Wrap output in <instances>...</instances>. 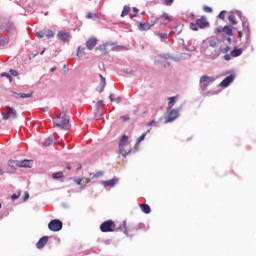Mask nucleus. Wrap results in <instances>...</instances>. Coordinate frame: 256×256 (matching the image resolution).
<instances>
[{
  "label": "nucleus",
  "instance_id": "11",
  "mask_svg": "<svg viewBox=\"0 0 256 256\" xmlns=\"http://www.w3.org/2000/svg\"><path fill=\"white\" fill-rule=\"evenodd\" d=\"M98 49L101 53L107 54L110 53V51H113V44L106 42L105 44L100 45Z\"/></svg>",
  "mask_w": 256,
  "mask_h": 256
},
{
  "label": "nucleus",
  "instance_id": "26",
  "mask_svg": "<svg viewBox=\"0 0 256 256\" xmlns=\"http://www.w3.org/2000/svg\"><path fill=\"white\" fill-rule=\"evenodd\" d=\"M223 32L226 33V35H233V27L231 26H224Z\"/></svg>",
  "mask_w": 256,
  "mask_h": 256
},
{
  "label": "nucleus",
  "instance_id": "24",
  "mask_svg": "<svg viewBox=\"0 0 256 256\" xmlns=\"http://www.w3.org/2000/svg\"><path fill=\"white\" fill-rule=\"evenodd\" d=\"M130 11H131V7H129L128 5H125L121 12V17H127Z\"/></svg>",
  "mask_w": 256,
  "mask_h": 256
},
{
  "label": "nucleus",
  "instance_id": "21",
  "mask_svg": "<svg viewBox=\"0 0 256 256\" xmlns=\"http://www.w3.org/2000/svg\"><path fill=\"white\" fill-rule=\"evenodd\" d=\"M140 209L142 213H145L146 215H149L151 213V207L148 204H141Z\"/></svg>",
  "mask_w": 256,
  "mask_h": 256
},
{
  "label": "nucleus",
  "instance_id": "15",
  "mask_svg": "<svg viewBox=\"0 0 256 256\" xmlns=\"http://www.w3.org/2000/svg\"><path fill=\"white\" fill-rule=\"evenodd\" d=\"M118 183H119V179L114 178L111 180L102 181L101 185H103V187H115V185H117Z\"/></svg>",
  "mask_w": 256,
  "mask_h": 256
},
{
  "label": "nucleus",
  "instance_id": "13",
  "mask_svg": "<svg viewBox=\"0 0 256 256\" xmlns=\"http://www.w3.org/2000/svg\"><path fill=\"white\" fill-rule=\"evenodd\" d=\"M57 37H58V39H60V41L67 43V41H69V39H71V34H69L68 32H65V31H60L57 34Z\"/></svg>",
  "mask_w": 256,
  "mask_h": 256
},
{
  "label": "nucleus",
  "instance_id": "3",
  "mask_svg": "<svg viewBox=\"0 0 256 256\" xmlns=\"http://www.w3.org/2000/svg\"><path fill=\"white\" fill-rule=\"evenodd\" d=\"M206 27H209V22L207 21V18H205V16L197 19L196 23L190 24V29H192V31H199V29H205Z\"/></svg>",
  "mask_w": 256,
  "mask_h": 256
},
{
  "label": "nucleus",
  "instance_id": "22",
  "mask_svg": "<svg viewBox=\"0 0 256 256\" xmlns=\"http://www.w3.org/2000/svg\"><path fill=\"white\" fill-rule=\"evenodd\" d=\"M8 165H9L12 169H19V167H20V161H18V160H9V161H8Z\"/></svg>",
  "mask_w": 256,
  "mask_h": 256
},
{
  "label": "nucleus",
  "instance_id": "40",
  "mask_svg": "<svg viewBox=\"0 0 256 256\" xmlns=\"http://www.w3.org/2000/svg\"><path fill=\"white\" fill-rule=\"evenodd\" d=\"M19 197H21V193L12 194L11 199H12L13 201H15V199H19Z\"/></svg>",
  "mask_w": 256,
  "mask_h": 256
},
{
  "label": "nucleus",
  "instance_id": "4",
  "mask_svg": "<svg viewBox=\"0 0 256 256\" xmlns=\"http://www.w3.org/2000/svg\"><path fill=\"white\" fill-rule=\"evenodd\" d=\"M199 83L201 91H207V87H209L211 83H215V77L203 75L200 77Z\"/></svg>",
  "mask_w": 256,
  "mask_h": 256
},
{
  "label": "nucleus",
  "instance_id": "18",
  "mask_svg": "<svg viewBox=\"0 0 256 256\" xmlns=\"http://www.w3.org/2000/svg\"><path fill=\"white\" fill-rule=\"evenodd\" d=\"M117 231H122V233H124L125 235H129V229L127 228V221H123Z\"/></svg>",
  "mask_w": 256,
  "mask_h": 256
},
{
  "label": "nucleus",
  "instance_id": "36",
  "mask_svg": "<svg viewBox=\"0 0 256 256\" xmlns=\"http://www.w3.org/2000/svg\"><path fill=\"white\" fill-rule=\"evenodd\" d=\"M163 1H164V5H166L167 7H171L175 0H163Z\"/></svg>",
  "mask_w": 256,
  "mask_h": 256
},
{
  "label": "nucleus",
  "instance_id": "50",
  "mask_svg": "<svg viewBox=\"0 0 256 256\" xmlns=\"http://www.w3.org/2000/svg\"><path fill=\"white\" fill-rule=\"evenodd\" d=\"M121 119H123V121H129V116H121Z\"/></svg>",
  "mask_w": 256,
  "mask_h": 256
},
{
  "label": "nucleus",
  "instance_id": "56",
  "mask_svg": "<svg viewBox=\"0 0 256 256\" xmlns=\"http://www.w3.org/2000/svg\"><path fill=\"white\" fill-rule=\"evenodd\" d=\"M238 37H243V32L242 31L238 32Z\"/></svg>",
  "mask_w": 256,
  "mask_h": 256
},
{
  "label": "nucleus",
  "instance_id": "8",
  "mask_svg": "<svg viewBox=\"0 0 256 256\" xmlns=\"http://www.w3.org/2000/svg\"><path fill=\"white\" fill-rule=\"evenodd\" d=\"M48 229L54 232L61 231L63 229V222L59 219L52 220L48 224Z\"/></svg>",
  "mask_w": 256,
  "mask_h": 256
},
{
  "label": "nucleus",
  "instance_id": "37",
  "mask_svg": "<svg viewBox=\"0 0 256 256\" xmlns=\"http://www.w3.org/2000/svg\"><path fill=\"white\" fill-rule=\"evenodd\" d=\"M99 177H103V172H97L93 175L92 179H99Z\"/></svg>",
  "mask_w": 256,
  "mask_h": 256
},
{
  "label": "nucleus",
  "instance_id": "2",
  "mask_svg": "<svg viewBox=\"0 0 256 256\" xmlns=\"http://www.w3.org/2000/svg\"><path fill=\"white\" fill-rule=\"evenodd\" d=\"M131 151L132 149L131 143H129V137H127V135H123L119 143V152L121 155H123V157H125L126 155H129Z\"/></svg>",
  "mask_w": 256,
  "mask_h": 256
},
{
  "label": "nucleus",
  "instance_id": "38",
  "mask_svg": "<svg viewBox=\"0 0 256 256\" xmlns=\"http://www.w3.org/2000/svg\"><path fill=\"white\" fill-rule=\"evenodd\" d=\"M133 11H134V15L133 14H130V18L133 19L134 17H137V13H139V9L137 8H133Z\"/></svg>",
  "mask_w": 256,
  "mask_h": 256
},
{
  "label": "nucleus",
  "instance_id": "34",
  "mask_svg": "<svg viewBox=\"0 0 256 256\" xmlns=\"http://www.w3.org/2000/svg\"><path fill=\"white\" fill-rule=\"evenodd\" d=\"M1 77H7V79H9L10 82L13 81V76H11L9 73L4 72L1 74Z\"/></svg>",
  "mask_w": 256,
  "mask_h": 256
},
{
  "label": "nucleus",
  "instance_id": "29",
  "mask_svg": "<svg viewBox=\"0 0 256 256\" xmlns=\"http://www.w3.org/2000/svg\"><path fill=\"white\" fill-rule=\"evenodd\" d=\"M63 177H64L63 172H55L52 174V178L54 179H63Z\"/></svg>",
  "mask_w": 256,
  "mask_h": 256
},
{
  "label": "nucleus",
  "instance_id": "31",
  "mask_svg": "<svg viewBox=\"0 0 256 256\" xmlns=\"http://www.w3.org/2000/svg\"><path fill=\"white\" fill-rule=\"evenodd\" d=\"M228 19H229V22L231 23V25H237V20L235 18V15H230L228 17Z\"/></svg>",
  "mask_w": 256,
  "mask_h": 256
},
{
  "label": "nucleus",
  "instance_id": "43",
  "mask_svg": "<svg viewBox=\"0 0 256 256\" xmlns=\"http://www.w3.org/2000/svg\"><path fill=\"white\" fill-rule=\"evenodd\" d=\"M11 75H13V77H17V75H19V72H17V70H10Z\"/></svg>",
  "mask_w": 256,
  "mask_h": 256
},
{
  "label": "nucleus",
  "instance_id": "19",
  "mask_svg": "<svg viewBox=\"0 0 256 256\" xmlns=\"http://www.w3.org/2000/svg\"><path fill=\"white\" fill-rule=\"evenodd\" d=\"M231 57H240V55H243V49L241 48H234L230 52Z\"/></svg>",
  "mask_w": 256,
  "mask_h": 256
},
{
  "label": "nucleus",
  "instance_id": "1",
  "mask_svg": "<svg viewBox=\"0 0 256 256\" xmlns=\"http://www.w3.org/2000/svg\"><path fill=\"white\" fill-rule=\"evenodd\" d=\"M54 127H60L69 131L71 129V123H69V117L65 112H61L58 116L53 119Z\"/></svg>",
  "mask_w": 256,
  "mask_h": 256
},
{
  "label": "nucleus",
  "instance_id": "47",
  "mask_svg": "<svg viewBox=\"0 0 256 256\" xmlns=\"http://www.w3.org/2000/svg\"><path fill=\"white\" fill-rule=\"evenodd\" d=\"M215 33H223V28L221 27L216 28Z\"/></svg>",
  "mask_w": 256,
  "mask_h": 256
},
{
  "label": "nucleus",
  "instance_id": "10",
  "mask_svg": "<svg viewBox=\"0 0 256 256\" xmlns=\"http://www.w3.org/2000/svg\"><path fill=\"white\" fill-rule=\"evenodd\" d=\"M157 21L160 22V25H169V23H171V21H173V18H171V16H169V14L164 12L161 16H159L157 18Z\"/></svg>",
  "mask_w": 256,
  "mask_h": 256
},
{
  "label": "nucleus",
  "instance_id": "7",
  "mask_svg": "<svg viewBox=\"0 0 256 256\" xmlns=\"http://www.w3.org/2000/svg\"><path fill=\"white\" fill-rule=\"evenodd\" d=\"M179 117V110H175L173 108H167V116L165 119V123H173L175 119Z\"/></svg>",
  "mask_w": 256,
  "mask_h": 256
},
{
  "label": "nucleus",
  "instance_id": "28",
  "mask_svg": "<svg viewBox=\"0 0 256 256\" xmlns=\"http://www.w3.org/2000/svg\"><path fill=\"white\" fill-rule=\"evenodd\" d=\"M20 167H31V160L20 161Z\"/></svg>",
  "mask_w": 256,
  "mask_h": 256
},
{
  "label": "nucleus",
  "instance_id": "25",
  "mask_svg": "<svg viewBox=\"0 0 256 256\" xmlns=\"http://www.w3.org/2000/svg\"><path fill=\"white\" fill-rule=\"evenodd\" d=\"M51 145H53V137H52V136L46 138V139L44 140V142H43V146H44V147H49V146H51Z\"/></svg>",
  "mask_w": 256,
  "mask_h": 256
},
{
  "label": "nucleus",
  "instance_id": "44",
  "mask_svg": "<svg viewBox=\"0 0 256 256\" xmlns=\"http://www.w3.org/2000/svg\"><path fill=\"white\" fill-rule=\"evenodd\" d=\"M100 79L103 87H105V85H107V83L105 82V77H103V75L100 74Z\"/></svg>",
  "mask_w": 256,
  "mask_h": 256
},
{
  "label": "nucleus",
  "instance_id": "58",
  "mask_svg": "<svg viewBox=\"0 0 256 256\" xmlns=\"http://www.w3.org/2000/svg\"><path fill=\"white\" fill-rule=\"evenodd\" d=\"M143 227H145V224H139L140 229L143 228Z\"/></svg>",
  "mask_w": 256,
  "mask_h": 256
},
{
  "label": "nucleus",
  "instance_id": "23",
  "mask_svg": "<svg viewBox=\"0 0 256 256\" xmlns=\"http://www.w3.org/2000/svg\"><path fill=\"white\" fill-rule=\"evenodd\" d=\"M86 19H92V21H97V19H100L98 13L88 12L86 15Z\"/></svg>",
  "mask_w": 256,
  "mask_h": 256
},
{
  "label": "nucleus",
  "instance_id": "17",
  "mask_svg": "<svg viewBox=\"0 0 256 256\" xmlns=\"http://www.w3.org/2000/svg\"><path fill=\"white\" fill-rule=\"evenodd\" d=\"M155 24H150L148 22H140L138 23V29L139 31H149V29H151V27H154Z\"/></svg>",
  "mask_w": 256,
  "mask_h": 256
},
{
  "label": "nucleus",
  "instance_id": "12",
  "mask_svg": "<svg viewBox=\"0 0 256 256\" xmlns=\"http://www.w3.org/2000/svg\"><path fill=\"white\" fill-rule=\"evenodd\" d=\"M233 81H235V75H230L227 76L221 83H220V87H229V85H231V83H233Z\"/></svg>",
  "mask_w": 256,
  "mask_h": 256
},
{
  "label": "nucleus",
  "instance_id": "45",
  "mask_svg": "<svg viewBox=\"0 0 256 256\" xmlns=\"http://www.w3.org/2000/svg\"><path fill=\"white\" fill-rule=\"evenodd\" d=\"M158 35L161 37V39H167L168 37L167 33H159Z\"/></svg>",
  "mask_w": 256,
  "mask_h": 256
},
{
  "label": "nucleus",
  "instance_id": "59",
  "mask_svg": "<svg viewBox=\"0 0 256 256\" xmlns=\"http://www.w3.org/2000/svg\"><path fill=\"white\" fill-rule=\"evenodd\" d=\"M228 43H231V37L227 38Z\"/></svg>",
  "mask_w": 256,
  "mask_h": 256
},
{
  "label": "nucleus",
  "instance_id": "39",
  "mask_svg": "<svg viewBox=\"0 0 256 256\" xmlns=\"http://www.w3.org/2000/svg\"><path fill=\"white\" fill-rule=\"evenodd\" d=\"M210 47H217V41L215 40H209Z\"/></svg>",
  "mask_w": 256,
  "mask_h": 256
},
{
  "label": "nucleus",
  "instance_id": "16",
  "mask_svg": "<svg viewBox=\"0 0 256 256\" xmlns=\"http://www.w3.org/2000/svg\"><path fill=\"white\" fill-rule=\"evenodd\" d=\"M49 242V237L48 236H43L42 238L39 239V241L36 244L37 249H43L45 245Z\"/></svg>",
  "mask_w": 256,
  "mask_h": 256
},
{
  "label": "nucleus",
  "instance_id": "54",
  "mask_svg": "<svg viewBox=\"0 0 256 256\" xmlns=\"http://www.w3.org/2000/svg\"><path fill=\"white\" fill-rule=\"evenodd\" d=\"M27 199H29V193H25L24 195V201H27Z\"/></svg>",
  "mask_w": 256,
  "mask_h": 256
},
{
  "label": "nucleus",
  "instance_id": "61",
  "mask_svg": "<svg viewBox=\"0 0 256 256\" xmlns=\"http://www.w3.org/2000/svg\"><path fill=\"white\" fill-rule=\"evenodd\" d=\"M55 69H57V68H55V67H54V68H52V69H51V72L53 73V71H55Z\"/></svg>",
  "mask_w": 256,
  "mask_h": 256
},
{
  "label": "nucleus",
  "instance_id": "9",
  "mask_svg": "<svg viewBox=\"0 0 256 256\" xmlns=\"http://www.w3.org/2000/svg\"><path fill=\"white\" fill-rule=\"evenodd\" d=\"M36 36L38 37V39H43V37L51 39V37H55V33H53V30L44 29L42 31L37 32Z\"/></svg>",
  "mask_w": 256,
  "mask_h": 256
},
{
  "label": "nucleus",
  "instance_id": "60",
  "mask_svg": "<svg viewBox=\"0 0 256 256\" xmlns=\"http://www.w3.org/2000/svg\"><path fill=\"white\" fill-rule=\"evenodd\" d=\"M191 18H192V19H195V14H191Z\"/></svg>",
  "mask_w": 256,
  "mask_h": 256
},
{
  "label": "nucleus",
  "instance_id": "52",
  "mask_svg": "<svg viewBox=\"0 0 256 256\" xmlns=\"http://www.w3.org/2000/svg\"><path fill=\"white\" fill-rule=\"evenodd\" d=\"M109 99H110V101H112V102L115 101L114 95H113V94H110Z\"/></svg>",
  "mask_w": 256,
  "mask_h": 256
},
{
  "label": "nucleus",
  "instance_id": "55",
  "mask_svg": "<svg viewBox=\"0 0 256 256\" xmlns=\"http://www.w3.org/2000/svg\"><path fill=\"white\" fill-rule=\"evenodd\" d=\"M66 169H68V171H71V164H66Z\"/></svg>",
  "mask_w": 256,
  "mask_h": 256
},
{
  "label": "nucleus",
  "instance_id": "51",
  "mask_svg": "<svg viewBox=\"0 0 256 256\" xmlns=\"http://www.w3.org/2000/svg\"><path fill=\"white\" fill-rule=\"evenodd\" d=\"M114 101L118 104L121 103V97H117L116 99H114Z\"/></svg>",
  "mask_w": 256,
  "mask_h": 256
},
{
  "label": "nucleus",
  "instance_id": "14",
  "mask_svg": "<svg viewBox=\"0 0 256 256\" xmlns=\"http://www.w3.org/2000/svg\"><path fill=\"white\" fill-rule=\"evenodd\" d=\"M95 45H97V38L95 37H91L86 41V47L89 51H93Z\"/></svg>",
  "mask_w": 256,
  "mask_h": 256
},
{
  "label": "nucleus",
  "instance_id": "49",
  "mask_svg": "<svg viewBox=\"0 0 256 256\" xmlns=\"http://www.w3.org/2000/svg\"><path fill=\"white\" fill-rule=\"evenodd\" d=\"M229 51H231V48H230L229 46H227V47L224 49L223 53H229Z\"/></svg>",
  "mask_w": 256,
  "mask_h": 256
},
{
  "label": "nucleus",
  "instance_id": "62",
  "mask_svg": "<svg viewBox=\"0 0 256 256\" xmlns=\"http://www.w3.org/2000/svg\"><path fill=\"white\" fill-rule=\"evenodd\" d=\"M43 53H45V49L40 53V55H43Z\"/></svg>",
  "mask_w": 256,
  "mask_h": 256
},
{
  "label": "nucleus",
  "instance_id": "27",
  "mask_svg": "<svg viewBox=\"0 0 256 256\" xmlns=\"http://www.w3.org/2000/svg\"><path fill=\"white\" fill-rule=\"evenodd\" d=\"M19 97H20V99H29V98H31V97H33V92H31V93H19Z\"/></svg>",
  "mask_w": 256,
  "mask_h": 256
},
{
  "label": "nucleus",
  "instance_id": "33",
  "mask_svg": "<svg viewBox=\"0 0 256 256\" xmlns=\"http://www.w3.org/2000/svg\"><path fill=\"white\" fill-rule=\"evenodd\" d=\"M225 15H227V11L223 10L219 13L218 17H219V19H222V21H224Z\"/></svg>",
  "mask_w": 256,
  "mask_h": 256
},
{
  "label": "nucleus",
  "instance_id": "35",
  "mask_svg": "<svg viewBox=\"0 0 256 256\" xmlns=\"http://www.w3.org/2000/svg\"><path fill=\"white\" fill-rule=\"evenodd\" d=\"M203 11L205 13H213V8L212 7H209V6H204L203 7Z\"/></svg>",
  "mask_w": 256,
  "mask_h": 256
},
{
  "label": "nucleus",
  "instance_id": "6",
  "mask_svg": "<svg viewBox=\"0 0 256 256\" xmlns=\"http://www.w3.org/2000/svg\"><path fill=\"white\" fill-rule=\"evenodd\" d=\"M2 117L4 121H7L8 119H16L17 118V110L7 106L2 111Z\"/></svg>",
  "mask_w": 256,
  "mask_h": 256
},
{
  "label": "nucleus",
  "instance_id": "5",
  "mask_svg": "<svg viewBox=\"0 0 256 256\" xmlns=\"http://www.w3.org/2000/svg\"><path fill=\"white\" fill-rule=\"evenodd\" d=\"M100 231H102V233H113V231H117L115 222L112 220L103 222L100 225Z\"/></svg>",
  "mask_w": 256,
  "mask_h": 256
},
{
  "label": "nucleus",
  "instance_id": "46",
  "mask_svg": "<svg viewBox=\"0 0 256 256\" xmlns=\"http://www.w3.org/2000/svg\"><path fill=\"white\" fill-rule=\"evenodd\" d=\"M225 61H231V54L224 55Z\"/></svg>",
  "mask_w": 256,
  "mask_h": 256
},
{
  "label": "nucleus",
  "instance_id": "48",
  "mask_svg": "<svg viewBox=\"0 0 256 256\" xmlns=\"http://www.w3.org/2000/svg\"><path fill=\"white\" fill-rule=\"evenodd\" d=\"M153 125H157V122L155 120H152L149 124L148 127H151Z\"/></svg>",
  "mask_w": 256,
  "mask_h": 256
},
{
  "label": "nucleus",
  "instance_id": "53",
  "mask_svg": "<svg viewBox=\"0 0 256 256\" xmlns=\"http://www.w3.org/2000/svg\"><path fill=\"white\" fill-rule=\"evenodd\" d=\"M96 105H97V107H101L103 105L102 100L98 101Z\"/></svg>",
  "mask_w": 256,
  "mask_h": 256
},
{
  "label": "nucleus",
  "instance_id": "41",
  "mask_svg": "<svg viewBox=\"0 0 256 256\" xmlns=\"http://www.w3.org/2000/svg\"><path fill=\"white\" fill-rule=\"evenodd\" d=\"M11 95H12V97H14V99H20V97H19V93H17V92H11Z\"/></svg>",
  "mask_w": 256,
  "mask_h": 256
},
{
  "label": "nucleus",
  "instance_id": "20",
  "mask_svg": "<svg viewBox=\"0 0 256 256\" xmlns=\"http://www.w3.org/2000/svg\"><path fill=\"white\" fill-rule=\"evenodd\" d=\"M175 103H177V96L169 97L168 98V108L167 109H173V107H175Z\"/></svg>",
  "mask_w": 256,
  "mask_h": 256
},
{
  "label": "nucleus",
  "instance_id": "63",
  "mask_svg": "<svg viewBox=\"0 0 256 256\" xmlns=\"http://www.w3.org/2000/svg\"><path fill=\"white\" fill-rule=\"evenodd\" d=\"M0 209H1V203H0Z\"/></svg>",
  "mask_w": 256,
  "mask_h": 256
},
{
  "label": "nucleus",
  "instance_id": "32",
  "mask_svg": "<svg viewBox=\"0 0 256 256\" xmlns=\"http://www.w3.org/2000/svg\"><path fill=\"white\" fill-rule=\"evenodd\" d=\"M85 55V48L78 47L77 57H83Z\"/></svg>",
  "mask_w": 256,
  "mask_h": 256
},
{
  "label": "nucleus",
  "instance_id": "42",
  "mask_svg": "<svg viewBox=\"0 0 256 256\" xmlns=\"http://www.w3.org/2000/svg\"><path fill=\"white\" fill-rule=\"evenodd\" d=\"M74 181L75 183H77V185H81V183L83 182V178H75Z\"/></svg>",
  "mask_w": 256,
  "mask_h": 256
},
{
  "label": "nucleus",
  "instance_id": "30",
  "mask_svg": "<svg viewBox=\"0 0 256 256\" xmlns=\"http://www.w3.org/2000/svg\"><path fill=\"white\" fill-rule=\"evenodd\" d=\"M145 137H147V132H144L142 135H140L136 141L137 144L141 143V141H145Z\"/></svg>",
  "mask_w": 256,
  "mask_h": 256
},
{
  "label": "nucleus",
  "instance_id": "57",
  "mask_svg": "<svg viewBox=\"0 0 256 256\" xmlns=\"http://www.w3.org/2000/svg\"><path fill=\"white\" fill-rule=\"evenodd\" d=\"M5 172L3 171V169L0 168V175H4Z\"/></svg>",
  "mask_w": 256,
  "mask_h": 256
}]
</instances>
